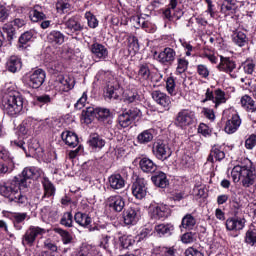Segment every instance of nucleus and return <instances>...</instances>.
<instances>
[{
  "label": "nucleus",
  "mask_w": 256,
  "mask_h": 256,
  "mask_svg": "<svg viewBox=\"0 0 256 256\" xmlns=\"http://www.w3.org/2000/svg\"><path fill=\"white\" fill-rule=\"evenodd\" d=\"M37 177H39L37 168H24L22 173L10 182H0V195L18 205H27V196L21 194V191H25L31 185V180Z\"/></svg>",
  "instance_id": "1"
},
{
  "label": "nucleus",
  "mask_w": 256,
  "mask_h": 256,
  "mask_svg": "<svg viewBox=\"0 0 256 256\" xmlns=\"http://www.w3.org/2000/svg\"><path fill=\"white\" fill-rule=\"evenodd\" d=\"M231 177L234 183L241 181L243 187H251L254 185L256 179V170L253 162L245 159L241 165L234 166L231 171Z\"/></svg>",
  "instance_id": "2"
},
{
  "label": "nucleus",
  "mask_w": 256,
  "mask_h": 256,
  "mask_svg": "<svg viewBox=\"0 0 256 256\" xmlns=\"http://www.w3.org/2000/svg\"><path fill=\"white\" fill-rule=\"evenodd\" d=\"M2 109L6 115L16 117L23 111V96L19 93L6 94L2 100Z\"/></svg>",
  "instance_id": "3"
},
{
  "label": "nucleus",
  "mask_w": 256,
  "mask_h": 256,
  "mask_svg": "<svg viewBox=\"0 0 256 256\" xmlns=\"http://www.w3.org/2000/svg\"><path fill=\"white\" fill-rule=\"evenodd\" d=\"M39 235H45V229L39 226H30L22 236V245L24 247H33Z\"/></svg>",
  "instance_id": "4"
},
{
  "label": "nucleus",
  "mask_w": 256,
  "mask_h": 256,
  "mask_svg": "<svg viewBox=\"0 0 256 256\" xmlns=\"http://www.w3.org/2000/svg\"><path fill=\"white\" fill-rule=\"evenodd\" d=\"M63 25L65 26L66 35H69L70 37H75L77 35L81 34V31H83L84 27L81 25V22H79V19H77L75 16H72L67 19V17H64Z\"/></svg>",
  "instance_id": "5"
},
{
  "label": "nucleus",
  "mask_w": 256,
  "mask_h": 256,
  "mask_svg": "<svg viewBox=\"0 0 256 256\" xmlns=\"http://www.w3.org/2000/svg\"><path fill=\"white\" fill-rule=\"evenodd\" d=\"M194 121L195 112L183 109L176 115L174 124L176 127H181L183 129V127H189V125H193Z\"/></svg>",
  "instance_id": "6"
},
{
  "label": "nucleus",
  "mask_w": 256,
  "mask_h": 256,
  "mask_svg": "<svg viewBox=\"0 0 256 256\" xmlns=\"http://www.w3.org/2000/svg\"><path fill=\"white\" fill-rule=\"evenodd\" d=\"M177 5H179V0L169 1L168 7L163 11L165 19H168V21H173L174 17L179 19L182 15H184L183 10Z\"/></svg>",
  "instance_id": "7"
},
{
  "label": "nucleus",
  "mask_w": 256,
  "mask_h": 256,
  "mask_svg": "<svg viewBox=\"0 0 256 256\" xmlns=\"http://www.w3.org/2000/svg\"><path fill=\"white\" fill-rule=\"evenodd\" d=\"M153 153L156 159L160 161H165V159H169L171 157L172 152L169 145L165 144L163 141H158L153 146Z\"/></svg>",
  "instance_id": "8"
},
{
  "label": "nucleus",
  "mask_w": 256,
  "mask_h": 256,
  "mask_svg": "<svg viewBox=\"0 0 256 256\" xmlns=\"http://www.w3.org/2000/svg\"><path fill=\"white\" fill-rule=\"evenodd\" d=\"M132 195L136 199H145L147 196V181H145V178H137L132 184Z\"/></svg>",
  "instance_id": "9"
},
{
  "label": "nucleus",
  "mask_w": 256,
  "mask_h": 256,
  "mask_svg": "<svg viewBox=\"0 0 256 256\" xmlns=\"http://www.w3.org/2000/svg\"><path fill=\"white\" fill-rule=\"evenodd\" d=\"M46 74L43 69H37L29 76L28 85L32 87V89H39L43 83H45Z\"/></svg>",
  "instance_id": "10"
},
{
  "label": "nucleus",
  "mask_w": 256,
  "mask_h": 256,
  "mask_svg": "<svg viewBox=\"0 0 256 256\" xmlns=\"http://www.w3.org/2000/svg\"><path fill=\"white\" fill-rule=\"evenodd\" d=\"M152 99L157 103V105H160V107H163L166 111L171 109V97L167 96V94L159 90H155L152 92Z\"/></svg>",
  "instance_id": "11"
},
{
  "label": "nucleus",
  "mask_w": 256,
  "mask_h": 256,
  "mask_svg": "<svg viewBox=\"0 0 256 256\" xmlns=\"http://www.w3.org/2000/svg\"><path fill=\"white\" fill-rule=\"evenodd\" d=\"M25 26V20L16 18L12 24H6L3 27L4 33L7 35V41L11 44V41L15 39V27L21 29V27Z\"/></svg>",
  "instance_id": "12"
},
{
  "label": "nucleus",
  "mask_w": 256,
  "mask_h": 256,
  "mask_svg": "<svg viewBox=\"0 0 256 256\" xmlns=\"http://www.w3.org/2000/svg\"><path fill=\"white\" fill-rule=\"evenodd\" d=\"M219 71H224V73H229L232 79L237 78L236 74L233 73V70L236 69L237 64L231 58L220 56V64L217 66Z\"/></svg>",
  "instance_id": "13"
},
{
  "label": "nucleus",
  "mask_w": 256,
  "mask_h": 256,
  "mask_svg": "<svg viewBox=\"0 0 256 256\" xmlns=\"http://www.w3.org/2000/svg\"><path fill=\"white\" fill-rule=\"evenodd\" d=\"M214 93L215 96L213 95V91L208 88L205 94L206 98L202 101V103H206V101H213V103H215V107L221 105V103H225V92H223L221 89H217Z\"/></svg>",
  "instance_id": "14"
},
{
  "label": "nucleus",
  "mask_w": 256,
  "mask_h": 256,
  "mask_svg": "<svg viewBox=\"0 0 256 256\" xmlns=\"http://www.w3.org/2000/svg\"><path fill=\"white\" fill-rule=\"evenodd\" d=\"M176 55L177 53L173 50V48H165L159 53L158 61L163 65H173Z\"/></svg>",
  "instance_id": "15"
},
{
  "label": "nucleus",
  "mask_w": 256,
  "mask_h": 256,
  "mask_svg": "<svg viewBox=\"0 0 256 256\" xmlns=\"http://www.w3.org/2000/svg\"><path fill=\"white\" fill-rule=\"evenodd\" d=\"M246 220L244 218L233 217L226 220L227 231H241L245 227Z\"/></svg>",
  "instance_id": "16"
},
{
  "label": "nucleus",
  "mask_w": 256,
  "mask_h": 256,
  "mask_svg": "<svg viewBox=\"0 0 256 256\" xmlns=\"http://www.w3.org/2000/svg\"><path fill=\"white\" fill-rule=\"evenodd\" d=\"M108 206L116 213H121L125 209V199L120 195L110 196L108 198Z\"/></svg>",
  "instance_id": "17"
},
{
  "label": "nucleus",
  "mask_w": 256,
  "mask_h": 256,
  "mask_svg": "<svg viewBox=\"0 0 256 256\" xmlns=\"http://www.w3.org/2000/svg\"><path fill=\"white\" fill-rule=\"evenodd\" d=\"M123 219L125 225H135L139 221V210L130 207L123 212Z\"/></svg>",
  "instance_id": "18"
},
{
  "label": "nucleus",
  "mask_w": 256,
  "mask_h": 256,
  "mask_svg": "<svg viewBox=\"0 0 256 256\" xmlns=\"http://www.w3.org/2000/svg\"><path fill=\"white\" fill-rule=\"evenodd\" d=\"M139 167L143 173H150L153 175V173L157 172V164H155V162L148 157H143L140 159Z\"/></svg>",
  "instance_id": "19"
},
{
  "label": "nucleus",
  "mask_w": 256,
  "mask_h": 256,
  "mask_svg": "<svg viewBox=\"0 0 256 256\" xmlns=\"http://www.w3.org/2000/svg\"><path fill=\"white\" fill-rule=\"evenodd\" d=\"M91 53L96 57V59H106L109 57V50H107V47L105 45L96 42L91 45Z\"/></svg>",
  "instance_id": "20"
},
{
  "label": "nucleus",
  "mask_w": 256,
  "mask_h": 256,
  "mask_svg": "<svg viewBox=\"0 0 256 256\" xmlns=\"http://www.w3.org/2000/svg\"><path fill=\"white\" fill-rule=\"evenodd\" d=\"M152 183L160 189H165L169 185V179H167V174L165 172L159 171L151 177Z\"/></svg>",
  "instance_id": "21"
},
{
  "label": "nucleus",
  "mask_w": 256,
  "mask_h": 256,
  "mask_svg": "<svg viewBox=\"0 0 256 256\" xmlns=\"http://www.w3.org/2000/svg\"><path fill=\"white\" fill-rule=\"evenodd\" d=\"M239 127H241V118L237 114H234L231 119L226 122L225 132L231 135L235 133Z\"/></svg>",
  "instance_id": "22"
},
{
  "label": "nucleus",
  "mask_w": 256,
  "mask_h": 256,
  "mask_svg": "<svg viewBox=\"0 0 256 256\" xmlns=\"http://www.w3.org/2000/svg\"><path fill=\"white\" fill-rule=\"evenodd\" d=\"M153 219H167L169 217V207L165 204H159L152 207Z\"/></svg>",
  "instance_id": "23"
},
{
  "label": "nucleus",
  "mask_w": 256,
  "mask_h": 256,
  "mask_svg": "<svg viewBox=\"0 0 256 256\" xmlns=\"http://www.w3.org/2000/svg\"><path fill=\"white\" fill-rule=\"evenodd\" d=\"M47 41L51 45H63L65 43V34L61 31L53 30L47 35Z\"/></svg>",
  "instance_id": "24"
},
{
  "label": "nucleus",
  "mask_w": 256,
  "mask_h": 256,
  "mask_svg": "<svg viewBox=\"0 0 256 256\" xmlns=\"http://www.w3.org/2000/svg\"><path fill=\"white\" fill-rule=\"evenodd\" d=\"M6 67L10 73H17L18 71H21L23 62L19 56H11L6 63Z\"/></svg>",
  "instance_id": "25"
},
{
  "label": "nucleus",
  "mask_w": 256,
  "mask_h": 256,
  "mask_svg": "<svg viewBox=\"0 0 256 256\" xmlns=\"http://www.w3.org/2000/svg\"><path fill=\"white\" fill-rule=\"evenodd\" d=\"M111 189H123L125 187V179L121 174H113L108 178Z\"/></svg>",
  "instance_id": "26"
},
{
  "label": "nucleus",
  "mask_w": 256,
  "mask_h": 256,
  "mask_svg": "<svg viewBox=\"0 0 256 256\" xmlns=\"http://www.w3.org/2000/svg\"><path fill=\"white\" fill-rule=\"evenodd\" d=\"M195 225H197V219L194 218L193 214H186L181 221L180 229H187L191 231Z\"/></svg>",
  "instance_id": "27"
},
{
  "label": "nucleus",
  "mask_w": 256,
  "mask_h": 256,
  "mask_svg": "<svg viewBox=\"0 0 256 256\" xmlns=\"http://www.w3.org/2000/svg\"><path fill=\"white\" fill-rule=\"evenodd\" d=\"M156 233L162 237L163 235H166L169 237V235H173V231H175V227L173 224H158L155 226Z\"/></svg>",
  "instance_id": "28"
},
{
  "label": "nucleus",
  "mask_w": 256,
  "mask_h": 256,
  "mask_svg": "<svg viewBox=\"0 0 256 256\" xmlns=\"http://www.w3.org/2000/svg\"><path fill=\"white\" fill-rule=\"evenodd\" d=\"M88 143L92 149H103L105 147V139L99 136V134H91Z\"/></svg>",
  "instance_id": "29"
},
{
  "label": "nucleus",
  "mask_w": 256,
  "mask_h": 256,
  "mask_svg": "<svg viewBox=\"0 0 256 256\" xmlns=\"http://www.w3.org/2000/svg\"><path fill=\"white\" fill-rule=\"evenodd\" d=\"M62 139L69 147H77L79 145V137L73 132L62 133Z\"/></svg>",
  "instance_id": "30"
},
{
  "label": "nucleus",
  "mask_w": 256,
  "mask_h": 256,
  "mask_svg": "<svg viewBox=\"0 0 256 256\" xmlns=\"http://www.w3.org/2000/svg\"><path fill=\"white\" fill-rule=\"evenodd\" d=\"M96 119H98V121H106V119H108V125L113 123V120L111 119V111L106 108H96Z\"/></svg>",
  "instance_id": "31"
},
{
  "label": "nucleus",
  "mask_w": 256,
  "mask_h": 256,
  "mask_svg": "<svg viewBox=\"0 0 256 256\" xmlns=\"http://www.w3.org/2000/svg\"><path fill=\"white\" fill-rule=\"evenodd\" d=\"M44 194L42 196V199H45V197H53L55 195V185H53L49 178L45 177L42 181Z\"/></svg>",
  "instance_id": "32"
},
{
  "label": "nucleus",
  "mask_w": 256,
  "mask_h": 256,
  "mask_svg": "<svg viewBox=\"0 0 256 256\" xmlns=\"http://www.w3.org/2000/svg\"><path fill=\"white\" fill-rule=\"evenodd\" d=\"M30 19L34 23L47 19V16L41 11V6H34L33 10L30 11Z\"/></svg>",
  "instance_id": "33"
},
{
  "label": "nucleus",
  "mask_w": 256,
  "mask_h": 256,
  "mask_svg": "<svg viewBox=\"0 0 256 256\" xmlns=\"http://www.w3.org/2000/svg\"><path fill=\"white\" fill-rule=\"evenodd\" d=\"M241 105L244 109H246V111H251V113H254V111H256L255 100H253V98H251V96L249 95H244L241 98Z\"/></svg>",
  "instance_id": "34"
},
{
  "label": "nucleus",
  "mask_w": 256,
  "mask_h": 256,
  "mask_svg": "<svg viewBox=\"0 0 256 256\" xmlns=\"http://www.w3.org/2000/svg\"><path fill=\"white\" fill-rule=\"evenodd\" d=\"M74 220L80 227H89V225H91V217L86 213L77 212L74 216Z\"/></svg>",
  "instance_id": "35"
},
{
  "label": "nucleus",
  "mask_w": 256,
  "mask_h": 256,
  "mask_svg": "<svg viewBox=\"0 0 256 256\" xmlns=\"http://www.w3.org/2000/svg\"><path fill=\"white\" fill-rule=\"evenodd\" d=\"M138 143L145 145L153 141V130H144L137 136Z\"/></svg>",
  "instance_id": "36"
},
{
  "label": "nucleus",
  "mask_w": 256,
  "mask_h": 256,
  "mask_svg": "<svg viewBox=\"0 0 256 256\" xmlns=\"http://www.w3.org/2000/svg\"><path fill=\"white\" fill-rule=\"evenodd\" d=\"M213 159H216V161H223V159H225V152L219 150L217 147H213L207 161L213 163Z\"/></svg>",
  "instance_id": "37"
},
{
  "label": "nucleus",
  "mask_w": 256,
  "mask_h": 256,
  "mask_svg": "<svg viewBox=\"0 0 256 256\" xmlns=\"http://www.w3.org/2000/svg\"><path fill=\"white\" fill-rule=\"evenodd\" d=\"M132 124H133V120L129 116V113H127L126 111L122 112L118 116V125H120V127H122L123 129L129 127V125H132Z\"/></svg>",
  "instance_id": "38"
},
{
  "label": "nucleus",
  "mask_w": 256,
  "mask_h": 256,
  "mask_svg": "<svg viewBox=\"0 0 256 256\" xmlns=\"http://www.w3.org/2000/svg\"><path fill=\"white\" fill-rule=\"evenodd\" d=\"M221 12L224 15H233L235 13V3L231 0H224L221 5Z\"/></svg>",
  "instance_id": "39"
},
{
  "label": "nucleus",
  "mask_w": 256,
  "mask_h": 256,
  "mask_svg": "<svg viewBox=\"0 0 256 256\" xmlns=\"http://www.w3.org/2000/svg\"><path fill=\"white\" fill-rule=\"evenodd\" d=\"M189 67V61L185 58H177L176 75H183Z\"/></svg>",
  "instance_id": "40"
},
{
  "label": "nucleus",
  "mask_w": 256,
  "mask_h": 256,
  "mask_svg": "<svg viewBox=\"0 0 256 256\" xmlns=\"http://www.w3.org/2000/svg\"><path fill=\"white\" fill-rule=\"evenodd\" d=\"M247 41V35L243 32L239 31L234 34L233 42L235 43V45H238V47H245V45H247Z\"/></svg>",
  "instance_id": "41"
},
{
  "label": "nucleus",
  "mask_w": 256,
  "mask_h": 256,
  "mask_svg": "<svg viewBox=\"0 0 256 256\" xmlns=\"http://www.w3.org/2000/svg\"><path fill=\"white\" fill-rule=\"evenodd\" d=\"M55 233H58L59 236L62 237V243L64 245H69V243H73V236L67 230H63L61 228H56Z\"/></svg>",
  "instance_id": "42"
},
{
  "label": "nucleus",
  "mask_w": 256,
  "mask_h": 256,
  "mask_svg": "<svg viewBox=\"0 0 256 256\" xmlns=\"http://www.w3.org/2000/svg\"><path fill=\"white\" fill-rule=\"evenodd\" d=\"M121 94V92L119 91V88L115 87V86H108L106 88V92L104 94V97L106 99H119V95Z\"/></svg>",
  "instance_id": "43"
},
{
  "label": "nucleus",
  "mask_w": 256,
  "mask_h": 256,
  "mask_svg": "<svg viewBox=\"0 0 256 256\" xmlns=\"http://www.w3.org/2000/svg\"><path fill=\"white\" fill-rule=\"evenodd\" d=\"M69 79H65L64 77H59L56 80V84L59 87V91H62L64 93H67V91H70L72 89L71 84L69 83Z\"/></svg>",
  "instance_id": "44"
},
{
  "label": "nucleus",
  "mask_w": 256,
  "mask_h": 256,
  "mask_svg": "<svg viewBox=\"0 0 256 256\" xmlns=\"http://www.w3.org/2000/svg\"><path fill=\"white\" fill-rule=\"evenodd\" d=\"M82 117H84L85 121L91 123L94 117H97V108L87 107L82 111Z\"/></svg>",
  "instance_id": "45"
},
{
  "label": "nucleus",
  "mask_w": 256,
  "mask_h": 256,
  "mask_svg": "<svg viewBox=\"0 0 256 256\" xmlns=\"http://www.w3.org/2000/svg\"><path fill=\"white\" fill-rule=\"evenodd\" d=\"M138 77L143 79L144 81H148L149 77H151V70L147 64H142L139 67Z\"/></svg>",
  "instance_id": "46"
},
{
  "label": "nucleus",
  "mask_w": 256,
  "mask_h": 256,
  "mask_svg": "<svg viewBox=\"0 0 256 256\" xmlns=\"http://www.w3.org/2000/svg\"><path fill=\"white\" fill-rule=\"evenodd\" d=\"M60 223L64 225V227H73V214L71 212H65Z\"/></svg>",
  "instance_id": "47"
},
{
  "label": "nucleus",
  "mask_w": 256,
  "mask_h": 256,
  "mask_svg": "<svg viewBox=\"0 0 256 256\" xmlns=\"http://www.w3.org/2000/svg\"><path fill=\"white\" fill-rule=\"evenodd\" d=\"M245 243L247 245H255L256 243V229H249L245 234Z\"/></svg>",
  "instance_id": "48"
},
{
  "label": "nucleus",
  "mask_w": 256,
  "mask_h": 256,
  "mask_svg": "<svg viewBox=\"0 0 256 256\" xmlns=\"http://www.w3.org/2000/svg\"><path fill=\"white\" fill-rule=\"evenodd\" d=\"M128 48L131 49V51H134V53H137V51H139V39L135 36H129Z\"/></svg>",
  "instance_id": "49"
},
{
  "label": "nucleus",
  "mask_w": 256,
  "mask_h": 256,
  "mask_svg": "<svg viewBox=\"0 0 256 256\" xmlns=\"http://www.w3.org/2000/svg\"><path fill=\"white\" fill-rule=\"evenodd\" d=\"M120 241V246L122 247V249H129V247H131V245H133V243H135V240L131 239V236H121L119 238Z\"/></svg>",
  "instance_id": "50"
},
{
  "label": "nucleus",
  "mask_w": 256,
  "mask_h": 256,
  "mask_svg": "<svg viewBox=\"0 0 256 256\" xmlns=\"http://www.w3.org/2000/svg\"><path fill=\"white\" fill-rule=\"evenodd\" d=\"M56 9L58 12L61 11L62 13H67L68 11H71V4L63 0H59L56 3Z\"/></svg>",
  "instance_id": "51"
},
{
  "label": "nucleus",
  "mask_w": 256,
  "mask_h": 256,
  "mask_svg": "<svg viewBox=\"0 0 256 256\" xmlns=\"http://www.w3.org/2000/svg\"><path fill=\"white\" fill-rule=\"evenodd\" d=\"M85 17L88 21V27H90L91 29H95L98 27L99 21L93 14H91V12L86 13Z\"/></svg>",
  "instance_id": "52"
},
{
  "label": "nucleus",
  "mask_w": 256,
  "mask_h": 256,
  "mask_svg": "<svg viewBox=\"0 0 256 256\" xmlns=\"http://www.w3.org/2000/svg\"><path fill=\"white\" fill-rule=\"evenodd\" d=\"M31 39H33V32L27 31L19 37V43L20 45H27Z\"/></svg>",
  "instance_id": "53"
},
{
  "label": "nucleus",
  "mask_w": 256,
  "mask_h": 256,
  "mask_svg": "<svg viewBox=\"0 0 256 256\" xmlns=\"http://www.w3.org/2000/svg\"><path fill=\"white\" fill-rule=\"evenodd\" d=\"M175 79L169 77L166 81V89L170 95H175Z\"/></svg>",
  "instance_id": "54"
},
{
  "label": "nucleus",
  "mask_w": 256,
  "mask_h": 256,
  "mask_svg": "<svg viewBox=\"0 0 256 256\" xmlns=\"http://www.w3.org/2000/svg\"><path fill=\"white\" fill-rule=\"evenodd\" d=\"M182 243L188 244L193 243L195 241V233L193 232H186L181 237Z\"/></svg>",
  "instance_id": "55"
},
{
  "label": "nucleus",
  "mask_w": 256,
  "mask_h": 256,
  "mask_svg": "<svg viewBox=\"0 0 256 256\" xmlns=\"http://www.w3.org/2000/svg\"><path fill=\"white\" fill-rule=\"evenodd\" d=\"M244 73L247 75H253V71H255V63L251 61H246L243 63Z\"/></svg>",
  "instance_id": "56"
},
{
  "label": "nucleus",
  "mask_w": 256,
  "mask_h": 256,
  "mask_svg": "<svg viewBox=\"0 0 256 256\" xmlns=\"http://www.w3.org/2000/svg\"><path fill=\"white\" fill-rule=\"evenodd\" d=\"M139 99V94L137 93H129V94H125L123 101L124 103H135V101H137Z\"/></svg>",
  "instance_id": "57"
},
{
  "label": "nucleus",
  "mask_w": 256,
  "mask_h": 256,
  "mask_svg": "<svg viewBox=\"0 0 256 256\" xmlns=\"http://www.w3.org/2000/svg\"><path fill=\"white\" fill-rule=\"evenodd\" d=\"M125 112L128 113L132 122L135 121V119H137L138 117H141V110H139L138 108H132L129 110H125Z\"/></svg>",
  "instance_id": "58"
},
{
  "label": "nucleus",
  "mask_w": 256,
  "mask_h": 256,
  "mask_svg": "<svg viewBox=\"0 0 256 256\" xmlns=\"http://www.w3.org/2000/svg\"><path fill=\"white\" fill-rule=\"evenodd\" d=\"M197 73L198 75H200V77H203L204 79H207V77H209V69L203 64L197 66Z\"/></svg>",
  "instance_id": "59"
},
{
  "label": "nucleus",
  "mask_w": 256,
  "mask_h": 256,
  "mask_svg": "<svg viewBox=\"0 0 256 256\" xmlns=\"http://www.w3.org/2000/svg\"><path fill=\"white\" fill-rule=\"evenodd\" d=\"M256 145V133L251 134L245 141L246 149H253Z\"/></svg>",
  "instance_id": "60"
},
{
  "label": "nucleus",
  "mask_w": 256,
  "mask_h": 256,
  "mask_svg": "<svg viewBox=\"0 0 256 256\" xmlns=\"http://www.w3.org/2000/svg\"><path fill=\"white\" fill-rule=\"evenodd\" d=\"M87 103V93H83L81 98L75 103L74 107L75 109H83L85 107V104Z\"/></svg>",
  "instance_id": "61"
},
{
  "label": "nucleus",
  "mask_w": 256,
  "mask_h": 256,
  "mask_svg": "<svg viewBox=\"0 0 256 256\" xmlns=\"http://www.w3.org/2000/svg\"><path fill=\"white\" fill-rule=\"evenodd\" d=\"M27 219V213H15L12 216V221L15 223H23Z\"/></svg>",
  "instance_id": "62"
},
{
  "label": "nucleus",
  "mask_w": 256,
  "mask_h": 256,
  "mask_svg": "<svg viewBox=\"0 0 256 256\" xmlns=\"http://www.w3.org/2000/svg\"><path fill=\"white\" fill-rule=\"evenodd\" d=\"M185 255L186 256H205L201 251L193 247L186 249Z\"/></svg>",
  "instance_id": "63"
},
{
  "label": "nucleus",
  "mask_w": 256,
  "mask_h": 256,
  "mask_svg": "<svg viewBox=\"0 0 256 256\" xmlns=\"http://www.w3.org/2000/svg\"><path fill=\"white\" fill-rule=\"evenodd\" d=\"M161 252L164 256H175L176 250L173 247H163Z\"/></svg>",
  "instance_id": "64"
}]
</instances>
